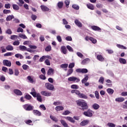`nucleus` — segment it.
Instances as JSON below:
<instances>
[{"label": "nucleus", "mask_w": 127, "mask_h": 127, "mask_svg": "<svg viewBox=\"0 0 127 127\" xmlns=\"http://www.w3.org/2000/svg\"><path fill=\"white\" fill-rule=\"evenodd\" d=\"M64 3L65 4V7L68 8V7H69V5L70 4V0H65L64 1Z\"/></svg>", "instance_id": "39"}, {"label": "nucleus", "mask_w": 127, "mask_h": 127, "mask_svg": "<svg viewBox=\"0 0 127 127\" xmlns=\"http://www.w3.org/2000/svg\"><path fill=\"white\" fill-rule=\"evenodd\" d=\"M13 93L17 96H22V92L19 89H14Z\"/></svg>", "instance_id": "12"}, {"label": "nucleus", "mask_w": 127, "mask_h": 127, "mask_svg": "<svg viewBox=\"0 0 127 127\" xmlns=\"http://www.w3.org/2000/svg\"><path fill=\"white\" fill-rule=\"evenodd\" d=\"M3 13H4V14H7L8 13H10V12H11V11H10V10L4 9L3 10Z\"/></svg>", "instance_id": "49"}, {"label": "nucleus", "mask_w": 127, "mask_h": 127, "mask_svg": "<svg viewBox=\"0 0 127 127\" xmlns=\"http://www.w3.org/2000/svg\"><path fill=\"white\" fill-rule=\"evenodd\" d=\"M66 41H72V37L71 36H67L65 38Z\"/></svg>", "instance_id": "63"}, {"label": "nucleus", "mask_w": 127, "mask_h": 127, "mask_svg": "<svg viewBox=\"0 0 127 127\" xmlns=\"http://www.w3.org/2000/svg\"><path fill=\"white\" fill-rule=\"evenodd\" d=\"M86 6L89 8V9H91V10H94L95 7H94V5L91 3L87 4Z\"/></svg>", "instance_id": "26"}, {"label": "nucleus", "mask_w": 127, "mask_h": 127, "mask_svg": "<svg viewBox=\"0 0 127 127\" xmlns=\"http://www.w3.org/2000/svg\"><path fill=\"white\" fill-rule=\"evenodd\" d=\"M56 111H63L64 110V107L61 106H56Z\"/></svg>", "instance_id": "35"}, {"label": "nucleus", "mask_w": 127, "mask_h": 127, "mask_svg": "<svg viewBox=\"0 0 127 127\" xmlns=\"http://www.w3.org/2000/svg\"><path fill=\"white\" fill-rule=\"evenodd\" d=\"M32 91L30 93V94H31V95H33V97H34V98H36V97H37V93H36V92H35V89H34V88H33L32 89Z\"/></svg>", "instance_id": "20"}, {"label": "nucleus", "mask_w": 127, "mask_h": 127, "mask_svg": "<svg viewBox=\"0 0 127 127\" xmlns=\"http://www.w3.org/2000/svg\"><path fill=\"white\" fill-rule=\"evenodd\" d=\"M19 3H18L19 6H22V4H24L23 0H19Z\"/></svg>", "instance_id": "52"}, {"label": "nucleus", "mask_w": 127, "mask_h": 127, "mask_svg": "<svg viewBox=\"0 0 127 127\" xmlns=\"http://www.w3.org/2000/svg\"><path fill=\"white\" fill-rule=\"evenodd\" d=\"M41 94L43 96H45V97H49V96H51V93H50V92L46 91H41Z\"/></svg>", "instance_id": "10"}, {"label": "nucleus", "mask_w": 127, "mask_h": 127, "mask_svg": "<svg viewBox=\"0 0 127 127\" xmlns=\"http://www.w3.org/2000/svg\"><path fill=\"white\" fill-rule=\"evenodd\" d=\"M20 43V42H19V41H16L13 43V45H14V46H15V45L18 46L19 45Z\"/></svg>", "instance_id": "62"}, {"label": "nucleus", "mask_w": 127, "mask_h": 127, "mask_svg": "<svg viewBox=\"0 0 127 127\" xmlns=\"http://www.w3.org/2000/svg\"><path fill=\"white\" fill-rule=\"evenodd\" d=\"M45 51L47 52H49V51H51V46H48L45 48Z\"/></svg>", "instance_id": "48"}, {"label": "nucleus", "mask_w": 127, "mask_h": 127, "mask_svg": "<svg viewBox=\"0 0 127 127\" xmlns=\"http://www.w3.org/2000/svg\"><path fill=\"white\" fill-rule=\"evenodd\" d=\"M12 55H13V53L8 52L4 54V57L12 56Z\"/></svg>", "instance_id": "44"}, {"label": "nucleus", "mask_w": 127, "mask_h": 127, "mask_svg": "<svg viewBox=\"0 0 127 127\" xmlns=\"http://www.w3.org/2000/svg\"><path fill=\"white\" fill-rule=\"evenodd\" d=\"M116 102H118V103H122L124 102L125 98L124 97H117L115 99Z\"/></svg>", "instance_id": "16"}, {"label": "nucleus", "mask_w": 127, "mask_h": 127, "mask_svg": "<svg viewBox=\"0 0 127 127\" xmlns=\"http://www.w3.org/2000/svg\"><path fill=\"white\" fill-rule=\"evenodd\" d=\"M71 94H76L78 97L80 96L81 92L80 91L77 90L76 89H73L71 91Z\"/></svg>", "instance_id": "15"}, {"label": "nucleus", "mask_w": 127, "mask_h": 127, "mask_svg": "<svg viewBox=\"0 0 127 127\" xmlns=\"http://www.w3.org/2000/svg\"><path fill=\"white\" fill-rule=\"evenodd\" d=\"M68 82H73L74 83H79L80 79L75 76H71L68 78Z\"/></svg>", "instance_id": "4"}, {"label": "nucleus", "mask_w": 127, "mask_h": 127, "mask_svg": "<svg viewBox=\"0 0 127 127\" xmlns=\"http://www.w3.org/2000/svg\"><path fill=\"white\" fill-rule=\"evenodd\" d=\"M107 92L108 93V94H109V95H113L115 91L112 88H108L107 89Z\"/></svg>", "instance_id": "31"}, {"label": "nucleus", "mask_w": 127, "mask_h": 127, "mask_svg": "<svg viewBox=\"0 0 127 127\" xmlns=\"http://www.w3.org/2000/svg\"><path fill=\"white\" fill-rule=\"evenodd\" d=\"M33 113L34 115H35V116H38V117H40V116H41V112H40L38 110H34L33 111Z\"/></svg>", "instance_id": "17"}, {"label": "nucleus", "mask_w": 127, "mask_h": 127, "mask_svg": "<svg viewBox=\"0 0 127 127\" xmlns=\"http://www.w3.org/2000/svg\"><path fill=\"white\" fill-rule=\"evenodd\" d=\"M89 123H90L89 120H83L80 123V126H81V127H85V126H87Z\"/></svg>", "instance_id": "9"}, {"label": "nucleus", "mask_w": 127, "mask_h": 127, "mask_svg": "<svg viewBox=\"0 0 127 127\" xmlns=\"http://www.w3.org/2000/svg\"><path fill=\"white\" fill-rule=\"evenodd\" d=\"M61 123L62 125L63 126V127H69V126L68 125L67 123H66V121H65V120H61Z\"/></svg>", "instance_id": "24"}, {"label": "nucleus", "mask_w": 127, "mask_h": 127, "mask_svg": "<svg viewBox=\"0 0 127 127\" xmlns=\"http://www.w3.org/2000/svg\"><path fill=\"white\" fill-rule=\"evenodd\" d=\"M85 77L81 80V83L82 84L86 83V82H87L89 79V76H88L87 75H85Z\"/></svg>", "instance_id": "29"}, {"label": "nucleus", "mask_w": 127, "mask_h": 127, "mask_svg": "<svg viewBox=\"0 0 127 127\" xmlns=\"http://www.w3.org/2000/svg\"><path fill=\"white\" fill-rule=\"evenodd\" d=\"M23 108L25 111H30L33 110L34 107L30 104H25L23 106Z\"/></svg>", "instance_id": "3"}, {"label": "nucleus", "mask_w": 127, "mask_h": 127, "mask_svg": "<svg viewBox=\"0 0 127 127\" xmlns=\"http://www.w3.org/2000/svg\"><path fill=\"white\" fill-rule=\"evenodd\" d=\"M91 28L92 30H94V31H101L102 30L101 28L95 25L91 26Z\"/></svg>", "instance_id": "13"}, {"label": "nucleus", "mask_w": 127, "mask_h": 127, "mask_svg": "<svg viewBox=\"0 0 127 127\" xmlns=\"http://www.w3.org/2000/svg\"><path fill=\"white\" fill-rule=\"evenodd\" d=\"M74 66H75V64L72 63L69 64L68 65V68H70V69H73V68H74Z\"/></svg>", "instance_id": "54"}, {"label": "nucleus", "mask_w": 127, "mask_h": 127, "mask_svg": "<svg viewBox=\"0 0 127 127\" xmlns=\"http://www.w3.org/2000/svg\"><path fill=\"white\" fill-rule=\"evenodd\" d=\"M69 114H70V111L66 110L63 113V115L64 116H67V115H69Z\"/></svg>", "instance_id": "64"}, {"label": "nucleus", "mask_w": 127, "mask_h": 127, "mask_svg": "<svg viewBox=\"0 0 127 127\" xmlns=\"http://www.w3.org/2000/svg\"><path fill=\"white\" fill-rule=\"evenodd\" d=\"M53 74H54V69L50 68L47 72V75H53Z\"/></svg>", "instance_id": "30"}, {"label": "nucleus", "mask_w": 127, "mask_h": 127, "mask_svg": "<svg viewBox=\"0 0 127 127\" xmlns=\"http://www.w3.org/2000/svg\"><path fill=\"white\" fill-rule=\"evenodd\" d=\"M27 78L30 82H31V83H34V80H33V78H32L31 76H28Z\"/></svg>", "instance_id": "41"}, {"label": "nucleus", "mask_w": 127, "mask_h": 127, "mask_svg": "<svg viewBox=\"0 0 127 127\" xmlns=\"http://www.w3.org/2000/svg\"><path fill=\"white\" fill-rule=\"evenodd\" d=\"M45 63L48 66H50L51 64H50V61L49 60L47 59L45 61Z\"/></svg>", "instance_id": "59"}, {"label": "nucleus", "mask_w": 127, "mask_h": 127, "mask_svg": "<svg viewBox=\"0 0 127 127\" xmlns=\"http://www.w3.org/2000/svg\"><path fill=\"white\" fill-rule=\"evenodd\" d=\"M71 89H79V86L76 84H72L71 85Z\"/></svg>", "instance_id": "57"}, {"label": "nucleus", "mask_w": 127, "mask_h": 127, "mask_svg": "<svg viewBox=\"0 0 127 127\" xmlns=\"http://www.w3.org/2000/svg\"><path fill=\"white\" fill-rule=\"evenodd\" d=\"M63 1H59L58 2V4H57V5H58V7L60 9H61V8H63Z\"/></svg>", "instance_id": "34"}, {"label": "nucleus", "mask_w": 127, "mask_h": 127, "mask_svg": "<svg viewBox=\"0 0 127 127\" xmlns=\"http://www.w3.org/2000/svg\"><path fill=\"white\" fill-rule=\"evenodd\" d=\"M61 68H63V69L68 68V64H61Z\"/></svg>", "instance_id": "46"}, {"label": "nucleus", "mask_w": 127, "mask_h": 127, "mask_svg": "<svg viewBox=\"0 0 127 127\" xmlns=\"http://www.w3.org/2000/svg\"><path fill=\"white\" fill-rule=\"evenodd\" d=\"M24 98L25 99H26V100H31V98H32V97H31L30 95L26 94L25 95Z\"/></svg>", "instance_id": "43"}, {"label": "nucleus", "mask_w": 127, "mask_h": 127, "mask_svg": "<svg viewBox=\"0 0 127 127\" xmlns=\"http://www.w3.org/2000/svg\"><path fill=\"white\" fill-rule=\"evenodd\" d=\"M104 81H105V78H104V77L101 76L98 82L99 83H101V84H104Z\"/></svg>", "instance_id": "42"}, {"label": "nucleus", "mask_w": 127, "mask_h": 127, "mask_svg": "<svg viewBox=\"0 0 127 127\" xmlns=\"http://www.w3.org/2000/svg\"><path fill=\"white\" fill-rule=\"evenodd\" d=\"M45 58H46V56H43L39 60L40 62H43L44 60H45Z\"/></svg>", "instance_id": "58"}, {"label": "nucleus", "mask_w": 127, "mask_h": 127, "mask_svg": "<svg viewBox=\"0 0 127 127\" xmlns=\"http://www.w3.org/2000/svg\"><path fill=\"white\" fill-rule=\"evenodd\" d=\"M75 71L77 73H82V74L88 73V69L87 68H77Z\"/></svg>", "instance_id": "6"}, {"label": "nucleus", "mask_w": 127, "mask_h": 127, "mask_svg": "<svg viewBox=\"0 0 127 127\" xmlns=\"http://www.w3.org/2000/svg\"><path fill=\"white\" fill-rule=\"evenodd\" d=\"M76 105L78 107H81L79 109L81 111H85V110L89 109V106L86 101H76Z\"/></svg>", "instance_id": "1"}, {"label": "nucleus", "mask_w": 127, "mask_h": 127, "mask_svg": "<svg viewBox=\"0 0 127 127\" xmlns=\"http://www.w3.org/2000/svg\"><path fill=\"white\" fill-rule=\"evenodd\" d=\"M39 78H40L42 80H46V77L43 74H41L39 76Z\"/></svg>", "instance_id": "61"}, {"label": "nucleus", "mask_w": 127, "mask_h": 127, "mask_svg": "<svg viewBox=\"0 0 127 127\" xmlns=\"http://www.w3.org/2000/svg\"><path fill=\"white\" fill-rule=\"evenodd\" d=\"M90 60L89 58H86L84 60L81 62L82 65H85V64H87V63H89L90 62Z\"/></svg>", "instance_id": "19"}, {"label": "nucleus", "mask_w": 127, "mask_h": 127, "mask_svg": "<svg viewBox=\"0 0 127 127\" xmlns=\"http://www.w3.org/2000/svg\"><path fill=\"white\" fill-rule=\"evenodd\" d=\"M93 111L92 110L89 109L87 110V111H85L83 112L84 116H85V117H88V118H91V117H93Z\"/></svg>", "instance_id": "2"}, {"label": "nucleus", "mask_w": 127, "mask_h": 127, "mask_svg": "<svg viewBox=\"0 0 127 127\" xmlns=\"http://www.w3.org/2000/svg\"><path fill=\"white\" fill-rule=\"evenodd\" d=\"M73 72V68H70L67 70V72L66 74V77H68V76H70Z\"/></svg>", "instance_id": "33"}, {"label": "nucleus", "mask_w": 127, "mask_h": 127, "mask_svg": "<svg viewBox=\"0 0 127 127\" xmlns=\"http://www.w3.org/2000/svg\"><path fill=\"white\" fill-rule=\"evenodd\" d=\"M40 7L43 11H49V8L44 5H41Z\"/></svg>", "instance_id": "14"}, {"label": "nucleus", "mask_w": 127, "mask_h": 127, "mask_svg": "<svg viewBox=\"0 0 127 127\" xmlns=\"http://www.w3.org/2000/svg\"><path fill=\"white\" fill-rule=\"evenodd\" d=\"M107 126L109 127H116V125L112 123H108Z\"/></svg>", "instance_id": "50"}, {"label": "nucleus", "mask_w": 127, "mask_h": 127, "mask_svg": "<svg viewBox=\"0 0 127 127\" xmlns=\"http://www.w3.org/2000/svg\"><path fill=\"white\" fill-rule=\"evenodd\" d=\"M117 47H118V48H120V49H124L125 50H127V47L120 44L117 45Z\"/></svg>", "instance_id": "40"}, {"label": "nucleus", "mask_w": 127, "mask_h": 127, "mask_svg": "<svg viewBox=\"0 0 127 127\" xmlns=\"http://www.w3.org/2000/svg\"><path fill=\"white\" fill-rule=\"evenodd\" d=\"M19 37H20V38H22V39H27V37L24 34H19Z\"/></svg>", "instance_id": "45"}, {"label": "nucleus", "mask_w": 127, "mask_h": 127, "mask_svg": "<svg viewBox=\"0 0 127 127\" xmlns=\"http://www.w3.org/2000/svg\"><path fill=\"white\" fill-rule=\"evenodd\" d=\"M95 95L96 99H97V100H99L100 99V95H99V92L96 91L95 92Z\"/></svg>", "instance_id": "53"}, {"label": "nucleus", "mask_w": 127, "mask_h": 127, "mask_svg": "<svg viewBox=\"0 0 127 127\" xmlns=\"http://www.w3.org/2000/svg\"><path fill=\"white\" fill-rule=\"evenodd\" d=\"M65 119L70 122V123H72V124H74L75 123V120L73 119V118L71 117H65Z\"/></svg>", "instance_id": "22"}, {"label": "nucleus", "mask_w": 127, "mask_h": 127, "mask_svg": "<svg viewBox=\"0 0 127 127\" xmlns=\"http://www.w3.org/2000/svg\"><path fill=\"white\" fill-rule=\"evenodd\" d=\"M6 50L7 51H12L13 50V46L9 45L6 47Z\"/></svg>", "instance_id": "25"}, {"label": "nucleus", "mask_w": 127, "mask_h": 127, "mask_svg": "<svg viewBox=\"0 0 127 127\" xmlns=\"http://www.w3.org/2000/svg\"><path fill=\"white\" fill-rule=\"evenodd\" d=\"M92 108L94 110H99L100 109V105L97 103H95L92 105Z\"/></svg>", "instance_id": "28"}, {"label": "nucleus", "mask_w": 127, "mask_h": 127, "mask_svg": "<svg viewBox=\"0 0 127 127\" xmlns=\"http://www.w3.org/2000/svg\"><path fill=\"white\" fill-rule=\"evenodd\" d=\"M22 68L23 70H27V69H29V66L26 65V64H23L22 65Z\"/></svg>", "instance_id": "55"}, {"label": "nucleus", "mask_w": 127, "mask_h": 127, "mask_svg": "<svg viewBox=\"0 0 127 127\" xmlns=\"http://www.w3.org/2000/svg\"><path fill=\"white\" fill-rule=\"evenodd\" d=\"M61 52H63L64 54H67V49L66 47L64 46L61 47Z\"/></svg>", "instance_id": "18"}, {"label": "nucleus", "mask_w": 127, "mask_h": 127, "mask_svg": "<svg viewBox=\"0 0 127 127\" xmlns=\"http://www.w3.org/2000/svg\"><path fill=\"white\" fill-rule=\"evenodd\" d=\"M19 48L20 50H21V51H24L25 50H27V51H28V52L31 53V50H27V48H26V47H25V46L20 45L19 47Z\"/></svg>", "instance_id": "11"}, {"label": "nucleus", "mask_w": 127, "mask_h": 127, "mask_svg": "<svg viewBox=\"0 0 127 127\" xmlns=\"http://www.w3.org/2000/svg\"><path fill=\"white\" fill-rule=\"evenodd\" d=\"M72 8H74V9L78 10L80 8V7H79L78 5L74 4L72 5Z\"/></svg>", "instance_id": "56"}, {"label": "nucleus", "mask_w": 127, "mask_h": 127, "mask_svg": "<svg viewBox=\"0 0 127 127\" xmlns=\"http://www.w3.org/2000/svg\"><path fill=\"white\" fill-rule=\"evenodd\" d=\"M14 19V16L13 15H8L6 18V21H10L11 19Z\"/></svg>", "instance_id": "27"}, {"label": "nucleus", "mask_w": 127, "mask_h": 127, "mask_svg": "<svg viewBox=\"0 0 127 127\" xmlns=\"http://www.w3.org/2000/svg\"><path fill=\"white\" fill-rule=\"evenodd\" d=\"M119 62H120L121 64H127V60L124 58H120Z\"/></svg>", "instance_id": "32"}, {"label": "nucleus", "mask_w": 127, "mask_h": 127, "mask_svg": "<svg viewBox=\"0 0 127 127\" xmlns=\"http://www.w3.org/2000/svg\"><path fill=\"white\" fill-rule=\"evenodd\" d=\"M3 64L4 66H7V67H10L11 66V62L7 60H4L3 61Z\"/></svg>", "instance_id": "8"}, {"label": "nucleus", "mask_w": 127, "mask_h": 127, "mask_svg": "<svg viewBox=\"0 0 127 127\" xmlns=\"http://www.w3.org/2000/svg\"><path fill=\"white\" fill-rule=\"evenodd\" d=\"M74 23L77 26H78V27H82V23L79 21V20H77V19L75 20Z\"/></svg>", "instance_id": "23"}, {"label": "nucleus", "mask_w": 127, "mask_h": 127, "mask_svg": "<svg viewBox=\"0 0 127 127\" xmlns=\"http://www.w3.org/2000/svg\"><path fill=\"white\" fill-rule=\"evenodd\" d=\"M85 40L86 41H89V40H90V41H91L92 43L93 44H96L97 43V40L92 37L86 36L85 37Z\"/></svg>", "instance_id": "5"}, {"label": "nucleus", "mask_w": 127, "mask_h": 127, "mask_svg": "<svg viewBox=\"0 0 127 127\" xmlns=\"http://www.w3.org/2000/svg\"><path fill=\"white\" fill-rule=\"evenodd\" d=\"M12 7L13 9H15V10H18V9H19V6L15 4L12 5Z\"/></svg>", "instance_id": "47"}, {"label": "nucleus", "mask_w": 127, "mask_h": 127, "mask_svg": "<svg viewBox=\"0 0 127 127\" xmlns=\"http://www.w3.org/2000/svg\"><path fill=\"white\" fill-rule=\"evenodd\" d=\"M37 100L38 101V102H42V98H41V96L39 93H37Z\"/></svg>", "instance_id": "36"}, {"label": "nucleus", "mask_w": 127, "mask_h": 127, "mask_svg": "<svg viewBox=\"0 0 127 127\" xmlns=\"http://www.w3.org/2000/svg\"><path fill=\"white\" fill-rule=\"evenodd\" d=\"M97 60H99V61H100L101 62H103L105 60V58H104V57H102V55H99L97 56Z\"/></svg>", "instance_id": "21"}, {"label": "nucleus", "mask_w": 127, "mask_h": 127, "mask_svg": "<svg viewBox=\"0 0 127 127\" xmlns=\"http://www.w3.org/2000/svg\"><path fill=\"white\" fill-rule=\"evenodd\" d=\"M45 86L48 90H50V91L54 90V86L50 83H46Z\"/></svg>", "instance_id": "7"}, {"label": "nucleus", "mask_w": 127, "mask_h": 127, "mask_svg": "<svg viewBox=\"0 0 127 127\" xmlns=\"http://www.w3.org/2000/svg\"><path fill=\"white\" fill-rule=\"evenodd\" d=\"M79 97L81 99H88V96H87V95H86L83 93H80V94H79Z\"/></svg>", "instance_id": "37"}, {"label": "nucleus", "mask_w": 127, "mask_h": 127, "mask_svg": "<svg viewBox=\"0 0 127 127\" xmlns=\"http://www.w3.org/2000/svg\"><path fill=\"white\" fill-rule=\"evenodd\" d=\"M50 119L52 120V121H54V122H55L56 123H57V122H58V119H57V118H56V117L51 115L50 117Z\"/></svg>", "instance_id": "38"}, {"label": "nucleus", "mask_w": 127, "mask_h": 127, "mask_svg": "<svg viewBox=\"0 0 127 127\" xmlns=\"http://www.w3.org/2000/svg\"><path fill=\"white\" fill-rule=\"evenodd\" d=\"M66 48L68 50V51H69V52H73V48H72L71 46L67 45L66 46Z\"/></svg>", "instance_id": "51"}, {"label": "nucleus", "mask_w": 127, "mask_h": 127, "mask_svg": "<svg viewBox=\"0 0 127 127\" xmlns=\"http://www.w3.org/2000/svg\"><path fill=\"white\" fill-rule=\"evenodd\" d=\"M14 74L15 76H18V75L19 74V71H18V69H15Z\"/></svg>", "instance_id": "60"}]
</instances>
